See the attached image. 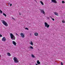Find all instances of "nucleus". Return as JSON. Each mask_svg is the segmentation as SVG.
I'll use <instances>...</instances> for the list:
<instances>
[{
    "mask_svg": "<svg viewBox=\"0 0 65 65\" xmlns=\"http://www.w3.org/2000/svg\"><path fill=\"white\" fill-rule=\"evenodd\" d=\"M36 65H39L37 64V63H36Z\"/></svg>",
    "mask_w": 65,
    "mask_h": 65,
    "instance_id": "obj_31",
    "label": "nucleus"
},
{
    "mask_svg": "<svg viewBox=\"0 0 65 65\" xmlns=\"http://www.w3.org/2000/svg\"><path fill=\"white\" fill-rule=\"evenodd\" d=\"M40 3H41V4H42V5H43V2H42V1H40Z\"/></svg>",
    "mask_w": 65,
    "mask_h": 65,
    "instance_id": "obj_16",
    "label": "nucleus"
},
{
    "mask_svg": "<svg viewBox=\"0 0 65 65\" xmlns=\"http://www.w3.org/2000/svg\"><path fill=\"white\" fill-rule=\"evenodd\" d=\"M1 21L3 23V24L4 25H5V26H6L7 27L8 26V24L7 23L5 22V21L4 20H1Z\"/></svg>",
    "mask_w": 65,
    "mask_h": 65,
    "instance_id": "obj_2",
    "label": "nucleus"
},
{
    "mask_svg": "<svg viewBox=\"0 0 65 65\" xmlns=\"http://www.w3.org/2000/svg\"><path fill=\"white\" fill-rule=\"evenodd\" d=\"M13 60L14 61L15 63H18L19 62V60L18 59L15 57H14L13 58Z\"/></svg>",
    "mask_w": 65,
    "mask_h": 65,
    "instance_id": "obj_3",
    "label": "nucleus"
},
{
    "mask_svg": "<svg viewBox=\"0 0 65 65\" xmlns=\"http://www.w3.org/2000/svg\"><path fill=\"white\" fill-rule=\"evenodd\" d=\"M40 10L41 12H42L44 15L45 14V12H44V10H43L40 9Z\"/></svg>",
    "mask_w": 65,
    "mask_h": 65,
    "instance_id": "obj_5",
    "label": "nucleus"
},
{
    "mask_svg": "<svg viewBox=\"0 0 65 65\" xmlns=\"http://www.w3.org/2000/svg\"><path fill=\"white\" fill-rule=\"evenodd\" d=\"M62 3H65V2L63 1H62Z\"/></svg>",
    "mask_w": 65,
    "mask_h": 65,
    "instance_id": "obj_20",
    "label": "nucleus"
},
{
    "mask_svg": "<svg viewBox=\"0 0 65 65\" xmlns=\"http://www.w3.org/2000/svg\"><path fill=\"white\" fill-rule=\"evenodd\" d=\"M30 48H31V49H33V47L32 46H30Z\"/></svg>",
    "mask_w": 65,
    "mask_h": 65,
    "instance_id": "obj_18",
    "label": "nucleus"
},
{
    "mask_svg": "<svg viewBox=\"0 0 65 65\" xmlns=\"http://www.w3.org/2000/svg\"><path fill=\"white\" fill-rule=\"evenodd\" d=\"M19 15H21V13H19Z\"/></svg>",
    "mask_w": 65,
    "mask_h": 65,
    "instance_id": "obj_32",
    "label": "nucleus"
},
{
    "mask_svg": "<svg viewBox=\"0 0 65 65\" xmlns=\"http://www.w3.org/2000/svg\"><path fill=\"white\" fill-rule=\"evenodd\" d=\"M47 19H48V20H49V19H50V18H49V17H48V18H47Z\"/></svg>",
    "mask_w": 65,
    "mask_h": 65,
    "instance_id": "obj_29",
    "label": "nucleus"
},
{
    "mask_svg": "<svg viewBox=\"0 0 65 65\" xmlns=\"http://www.w3.org/2000/svg\"><path fill=\"white\" fill-rule=\"evenodd\" d=\"M54 14L57 16H58V13L57 12H55Z\"/></svg>",
    "mask_w": 65,
    "mask_h": 65,
    "instance_id": "obj_11",
    "label": "nucleus"
},
{
    "mask_svg": "<svg viewBox=\"0 0 65 65\" xmlns=\"http://www.w3.org/2000/svg\"><path fill=\"white\" fill-rule=\"evenodd\" d=\"M62 23H65V21H64V20H63L62 21Z\"/></svg>",
    "mask_w": 65,
    "mask_h": 65,
    "instance_id": "obj_21",
    "label": "nucleus"
},
{
    "mask_svg": "<svg viewBox=\"0 0 65 65\" xmlns=\"http://www.w3.org/2000/svg\"><path fill=\"white\" fill-rule=\"evenodd\" d=\"M10 35L11 38L12 40H15V38L14 37V36L12 33H10Z\"/></svg>",
    "mask_w": 65,
    "mask_h": 65,
    "instance_id": "obj_1",
    "label": "nucleus"
},
{
    "mask_svg": "<svg viewBox=\"0 0 65 65\" xmlns=\"http://www.w3.org/2000/svg\"><path fill=\"white\" fill-rule=\"evenodd\" d=\"M51 1L52 3H57V2L56 0H51Z\"/></svg>",
    "mask_w": 65,
    "mask_h": 65,
    "instance_id": "obj_7",
    "label": "nucleus"
},
{
    "mask_svg": "<svg viewBox=\"0 0 65 65\" xmlns=\"http://www.w3.org/2000/svg\"><path fill=\"white\" fill-rule=\"evenodd\" d=\"M9 3H8V4H9Z\"/></svg>",
    "mask_w": 65,
    "mask_h": 65,
    "instance_id": "obj_34",
    "label": "nucleus"
},
{
    "mask_svg": "<svg viewBox=\"0 0 65 65\" xmlns=\"http://www.w3.org/2000/svg\"><path fill=\"white\" fill-rule=\"evenodd\" d=\"M30 44L31 45H33V42H32L31 41V42L30 43Z\"/></svg>",
    "mask_w": 65,
    "mask_h": 65,
    "instance_id": "obj_14",
    "label": "nucleus"
},
{
    "mask_svg": "<svg viewBox=\"0 0 65 65\" xmlns=\"http://www.w3.org/2000/svg\"><path fill=\"white\" fill-rule=\"evenodd\" d=\"M31 57L33 58H35V57L33 54H32L31 55Z\"/></svg>",
    "mask_w": 65,
    "mask_h": 65,
    "instance_id": "obj_17",
    "label": "nucleus"
},
{
    "mask_svg": "<svg viewBox=\"0 0 65 65\" xmlns=\"http://www.w3.org/2000/svg\"><path fill=\"white\" fill-rule=\"evenodd\" d=\"M50 18H51V19H52V17H50Z\"/></svg>",
    "mask_w": 65,
    "mask_h": 65,
    "instance_id": "obj_28",
    "label": "nucleus"
},
{
    "mask_svg": "<svg viewBox=\"0 0 65 65\" xmlns=\"http://www.w3.org/2000/svg\"><path fill=\"white\" fill-rule=\"evenodd\" d=\"M61 65H63V63H62V62H61Z\"/></svg>",
    "mask_w": 65,
    "mask_h": 65,
    "instance_id": "obj_26",
    "label": "nucleus"
},
{
    "mask_svg": "<svg viewBox=\"0 0 65 65\" xmlns=\"http://www.w3.org/2000/svg\"><path fill=\"white\" fill-rule=\"evenodd\" d=\"M25 29L26 30H29V29L28 28H27V27H26L25 28Z\"/></svg>",
    "mask_w": 65,
    "mask_h": 65,
    "instance_id": "obj_19",
    "label": "nucleus"
},
{
    "mask_svg": "<svg viewBox=\"0 0 65 65\" xmlns=\"http://www.w3.org/2000/svg\"><path fill=\"white\" fill-rule=\"evenodd\" d=\"M52 20H53V21H55V20L54 19V18H52Z\"/></svg>",
    "mask_w": 65,
    "mask_h": 65,
    "instance_id": "obj_24",
    "label": "nucleus"
},
{
    "mask_svg": "<svg viewBox=\"0 0 65 65\" xmlns=\"http://www.w3.org/2000/svg\"><path fill=\"white\" fill-rule=\"evenodd\" d=\"M20 35H21V36L23 38H24V37H25V36L24 35V34H23V33H21L20 34Z\"/></svg>",
    "mask_w": 65,
    "mask_h": 65,
    "instance_id": "obj_6",
    "label": "nucleus"
},
{
    "mask_svg": "<svg viewBox=\"0 0 65 65\" xmlns=\"http://www.w3.org/2000/svg\"><path fill=\"white\" fill-rule=\"evenodd\" d=\"M13 44H14V45L15 46H16V43L15 41H12Z\"/></svg>",
    "mask_w": 65,
    "mask_h": 65,
    "instance_id": "obj_9",
    "label": "nucleus"
},
{
    "mask_svg": "<svg viewBox=\"0 0 65 65\" xmlns=\"http://www.w3.org/2000/svg\"><path fill=\"white\" fill-rule=\"evenodd\" d=\"M37 63L38 64H40V62H39V60H37Z\"/></svg>",
    "mask_w": 65,
    "mask_h": 65,
    "instance_id": "obj_12",
    "label": "nucleus"
},
{
    "mask_svg": "<svg viewBox=\"0 0 65 65\" xmlns=\"http://www.w3.org/2000/svg\"><path fill=\"white\" fill-rule=\"evenodd\" d=\"M2 37V35H1L0 34V37Z\"/></svg>",
    "mask_w": 65,
    "mask_h": 65,
    "instance_id": "obj_23",
    "label": "nucleus"
},
{
    "mask_svg": "<svg viewBox=\"0 0 65 65\" xmlns=\"http://www.w3.org/2000/svg\"><path fill=\"white\" fill-rule=\"evenodd\" d=\"M45 26V27H47V28H49L50 27V25H48L46 22H45L44 23Z\"/></svg>",
    "mask_w": 65,
    "mask_h": 65,
    "instance_id": "obj_4",
    "label": "nucleus"
},
{
    "mask_svg": "<svg viewBox=\"0 0 65 65\" xmlns=\"http://www.w3.org/2000/svg\"><path fill=\"white\" fill-rule=\"evenodd\" d=\"M2 41H6V38L5 37H3L2 39Z\"/></svg>",
    "mask_w": 65,
    "mask_h": 65,
    "instance_id": "obj_8",
    "label": "nucleus"
},
{
    "mask_svg": "<svg viewBox=\"0 0 65 65\" xmlns=\"http://www.w3.org/2000/svg\"><path fill=\"white\" fill-rule=\"evenodd\" d=\"M15 34L16 35H17V36H19V35H18V34H17V33H16Z\"/></svg>",
    "mask_w": 65,
    "mask_h": 65,
    "instance_id": "obj_25",
    "label": "nucleus"
},
{
    "mask_svg": "<svg viewBox=\"0 0 65 65\" xmlns=\"http://www.w3.org/2000/svg\"><path fill=\"white\" fill-rule=\"evenodd\" d=\"M0 12L1 13H2V11L1 10V11H0Z\"/></svg>",
    "mask_w": 65,
    "mask_h": 65,
    "instance_id": "obj_22",
    "label": "nucleus"
},
{
    "mask_svg": "<svg viewBox=\"0 0 65 65\" xmlns=\"http://www.w3.org/2000/svg\"><path fill=\"white\" fill-rule=\"evenodd\" d=\"M10 6H12V4H10Z\"/></svg>",
    "mask_w": 65,
    "mask_h": 65,
    "instance_id": "obj_27",
    "label": "nucleus"
},
{
    "mask_svg": "<svg viewBox=\"0 0 65 65\" xmlns=\"http://www.w3.org/2000/svg\"><path fill=\"white\" fill-rule=\"evenodd\" d=\"M34 35L35 36H37L38 35V33L37 32H35L34 34Z\"/></svg>",
    "mask_w": 65,
    "mask_h": 65,
    "instance_id": "obj_10",
    "label": "nucleus"
},
{
    "mask_svg": "<svg viewBox=\"0 0 65 65\" xmlns=\"http://www.w3.org/2000/svg\"><path fill=\"white\" fill-rule=\"evenodd\" d=\"M1 11V10L0 9V11Z\"/></svg>",
    "mask_w": 65,
    "mask_h": 65,
    "instance_id": "obj_35",
    "label": "nucleus"
},
{
    "mask_svg": "<svg viewBox=\"0 0 65 65\" xmlns=\"http://www.w3.org/2000/svg\"><path fill=\"white\" fill-rule=\"evenodd\" d=\"M36 2H37V1H36V0H34Z\"/></svg>",
    "mask_w": 65,
    "mask_h": 65,
    "instance_id": "obj_30",
    "label": "nucleus"
},
{
    "mask_svg": "<svg viewBox=\"0 0 65 65\" xmlns=\"http://www.w3.org/2000/svg\"><path fill=\"white\" fill-rule=\"evenodd\" d=\"M7 55L8 56H11V55H10V53L8 52L7 53Z\"/></svg>",
    "mask_w": 65,
    "mask_h": 65,
    "instance_id": "obj_13",
    "label": "nucleus"
},
{
    "mask_svg": "<svg viewBox=\"0 0 65 65\" xmlns=\"http://www.w3.org/2000/svg\"><path fill=\"white\" fill-rule=\"evenodd\" d=\"M0 57H1V56H0Z\"/></svg>",
    "mask_w": 65,
    "mask_h": 65,
    "instance_id": "obj_36",
    "label": "nucleus"
},
{
    "mask_svg": "<svg viewBox=\"0 0 65 65\" xmlns=\"http://www.w3.org/2000/svg\"><path fill=\"white\" fill-rule=\"evenodd\" d=\"M3 15H4L5 17H6V14H5L4 13H3Z\"/></svg>",
    "mask_w": 65,
    "mask_h": 65,
    "instance_id": "obj_15",
    "label": "nucleus"
},
{
    "mask_svg": "<svg viewBox=\"0 0 65 65\" xmlns=\"http://www.w3.org/2000/svg\"><path fill=\"white\" fill-rule=\"evenodd\" d=\"M12 19H13V20H15V19H14V18H12Z\"/></svg>",
    "mask_w": 65,
    "mask_h": 65,
    "instance_id": "obj_33",
    "label": "nucleus"
}]
</instances>
